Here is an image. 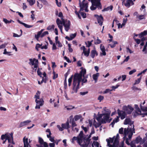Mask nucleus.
Here are the masks:
<instances>
[{
	"instance_id": "1",
	"label": "nucleus",
	"mask_w": 147,
	"mask_h": 147,
	"mask_svg": "<svg viewBox=\"0 0 147 147\" xmlns=\"http://www.w3.org/2000/svg\"><path fill=\"white\" fill-rule=\"evenodd\" d=\"M81 70L79 74H77L74 75L72 90L71 92V94L77 92L79 88V86L80 82L82 81V85L83 83H86L87 82L86 78L87 77L85 76L86 73V69L82 67L81 68Z\"/></svg>"
},
{
	"instance_id": "2",
	"label": "nucleus",
	"mask_w": 147,
	"mask_h": 147,
	"mask_svg": "<svg viewBox=\"0 0 147 147\" xmlns=\"http://www.w3.org/2000/svg\"><path fill=\"white\" fill-rule=\"evenodd\" d=\"M134 122L131 121L129 119H126L125 120L124 124L125 125H129L128 128L124 129V134L125 137L128 136L129 139H131L133 133H135Z\"/></svg>"
},
{
	"instance_id": "3",
	"label": "nucleus",
	"mask_w": 147,
	"mask_h": 147,
	"mask_svg": "<svg viewBox=\"0 0 147 147\" xmlns=\"http://www.w3.org/2000/svg\"><path fill=\"white\" fill-rule=\"evenodd\" d=\"M71 141L73 144H74V141H76L82 147L86 146L88 144L90 141L88 139H85V136L83 134L82 131L80 132L77 137H74Z\"/></svg>"
},
{
	"instance_id": "4",
	"label": "nucleus",
	"mask_w": 147,
	"mask_h": 147,
	"mask_svg": "<svg viewBox=\"0 0 147 147\" xmlns=\"http://www.w3.org/2000/svg\"><path fill=\"white\" fill-rule=\"evenodd\" d=\"M111 113L110 111L107 109L105 108H104L102 111V113L99 114V113H98L96 119L97 121H101L102 123L109 122L111 121L109 119Z\"/></svg>"
},
{
	"instance_id": "5",
	"label": "nucleus",
	"mask_w": 147,
	"mask_h": 147,
	"mask_svg": "<svg viewBox=\"0 0 147 147\" xmlns=\"http://www.w3.org/2000/svg\"><path fill=\"white\" fill-rule=\"evenodd\" d=\"M119 138V134H117L116 136H114L113 138L107 139L106 141L107 143V146L109 147H118Z\"/></svg>"
},
{
	"instance_id": "6",
	"label": "nucleus",
	"mask_w": 147,
	"mask_h": 147,
	"mask_svg": "<svg viewBox=\"0 0 147 147\" xmlns=\"http://www.w3.org/2000/svg\"><path fill=\"white\" fill-rule=\"evenodd\" d=\"M40 92L38 91L34 96L35 102L36 103V105L35 107V109H40V107L42 106L44 103V101L43 99L42 98L40 99Z\"/></svg>"
},
{
	"instance_id": "7",
	"label": "nucleus",
	"mask_w": 147,
	"mask_h": 147,
	"mask_svg": "<svg viewBox=\"0 0 147 147\" xmlns=\"http://www.w3.org/2000/svg\"><path fill=\"white\" fill-rule=\"evenodd\" d=\"M92 3V6L90 9L92 10L95 9L97 7L98 9H101L102 6L100 3V0H88Z\"/></svg>"
},
{
	"instance_id": "8",
	"label": "nucleus",
	"mask_w": 147,
	"mask_h": 147,
	"mask_svg": "<svg viewBox=\"0 0 147 147\" xmlns=\"http://www.w3.org/2000/svg\"><path fill=\"white\" fill-rule=\"evenodd\" d=\"M29 64L32 66H34L33 67H32V68L34 69L36 71L38 67V60L35 58L33 59H29Z\"/></svg>"
},
{
	"instance_id": "9",
	"label": "nucleus",
	"mask_w": 147,
	"mask_h": 147,
	"mask_svg": "<svg viewBox=\"0 0 147 147\" xmlns=\"http://www.w3.org/2000/svg\"><path fill=\"white\" fill-rule=\"evenodd\" d=\"M61 21L59 18H57L56 20V23L58 26L60 30L61 33H63V25L64 23L65 22V21L63 18H61Z\"/></svg>"
},
{
	"instance_id": "10",
	"label": "nucleus",
	"mask_w": 147,
	"mask_h": 147,
	"mask_svg": "<svg viewBox=\"0 0 147 147\" xmlns=\"http://www.w3.org/2000/svg\"><path fill=\"white\" fill-rule=\"evenodd\" d=\"M122 109L127 114H129L131 113L134 110V108L131 105H128L123 106V107Z\"/></svg>"
},
{
	"instance_id": "11",
	"label": "nucleus",
	"mask_w": 147,
	"mask_h": 147,
	"mask_svg": "<svg viewBox=\"0 0 147 147\" xmlns=\"http://www.w3.org/2000/svg\"><path fill=\"white\" fill-rule=\"evenodd\" d=\"M85 0H83L82 3H81L80 0H79L80 6V10L85 9L86 12H88V10L87 9L88 4L87 3H85L84 2Z\"/></svg>"
},
{
	"instance_id": "12",
	"label": "nucleus",
	"mask_w": 147,
	"mask_h": 147,
	"mask_svg": "<svg viewBox=\"0 0 147 147\" xmlns=\"http://www.w3.org/2000/svg\"><path fill=\"white\" fill-rule=\"evenodd\" d=\"M119 133L120 134H123L124 136H125V135L124 134V131H123V127H121L120 128L119 130ZM123 138H125V143L126 144L129 145V142H130V140L131 139H129L128 136H127V137H125V136L123 137Z\"/></svg>"
},
{
	"instance_id": "13",
	"label": "nucleus",
	"mask_w": 147,
	"mask_h": 147,
	"mask_svg": "<svg viewBox=\"0 0 147 147\" xmlns=\"http://www.w3.org/2000/svg\"><path fill=\"white\" fill-rule=\"evenodd\" d=\"M65 30L68 32L70 28V22L69 20L65 21L63 24Z\"/></svg>"
},
{
	"instance_id": "14",
	"label": "nucleus",
	"mask_w": 147,
	"mask_h": 147,
	"mask_svg": "<svg viewBox=\"0 0 147 147\" xmlns=\"http://www.w3.org/2000/svg\"><path fill=\"white\" fill-rule=\"evenodd\" d=\"M80 49L83 51L82 53H84L85 56L86 57L88 56L90 52V49L89 48L87 50L84 46H83L81 47Z\"/></svg>"
},
{
	"instance_id": "15",
	"label": "nucleus",
	"mask_w": 147,
	"mask_h": 147,
	"mask_svg": "<svg viewBox=\"0 0 147 147\" xmlns=\"http://www.w3.org/2000/svg\"><path fill=\"white\" fill-rule=\"evenodd\" d=\"M118 113L121 119H123L125 118L127 114L124 111H120L119 109L118 110Z\"/></svg>"
},
{
	"instance_id": "16",
	"label": "nucleus",
	"mask_w": 147,
	"mask_h": 147,
	"mask_svg": "<svg viewBox=\"0 0 147 147\" xmlns=\"http://www.w3.org/2000/svg\"><path fill=\"white\" fill-rule=\"evenodd\" d=\"M13 134L12 133L10 134H7V140H8V142L10 143H12L13 144H14V143L13 141Z\"/></svg>"
},
{
	"instance_id": "17",
	"label": "nucleus",
	"mask_w": 147,
	"mask_h": 147,
	"mask_svg": "<svg viewBox=\"0 0 147 147\" xmlns=\"http://www.w3.org/2000/svg\"><path fill=\"white\" fill-rule=\"evenodd\" d=\"M70 123H71L72 129H74V127L77 126V124L73 119V116L71 115L69 117Z\"/></svg>"
},
{
	"instance_id": "18",
	"label": "nucleus",
	"mask_w": 147,
	"mask_h": 147,
	"mask_svg": "<svg viewBox=\"0 0 147 147\" xmlns=\"http://www.w3.org/2000/svg\"><path fill=\"white\" fill-rule=\"evenodd\" d=\"M94 16L97 18L98 24H99L101 26L103 22V18L102 16H99L97 15H95Z\"/></svg>"
},
{
	"instance_id": "19",
	"label": "nucleus",
	"mask_w": 147,
	"mask_h": 147,
	"mask_svg": "<svg viewBox=\"0 0 147 147\" xmlns=\"http://www.w3.org/2000/svg\"><path fill=\"white\" fill-rule=\"evenodd\" d=\"M100 49L101 51V52L100 54L101 55L105 56L106 55V53L105 52V47L102 45V44H101L100 46Z\"/></svg>"
},
{
	"instance_id": "20",
	"label": "nucleus",
	"mask_w": 147,
	"mask_h": 147,
	"mask_svg": "<svg viewBox=\"0 0 147 147\" xmlns=\"http://www.w3.org/2000/svg\"><path fill=\"white\" fill-rule=\"evenodd\" d=\"M38 141L40 145H43L44 147H48L47 143L46 142H44L43 139L41 138H38Z\"/></svg>"
},
{
	"instance_id": "21",
	"label": "nucleus",
	"mask_w": 147,
	"mask_h": 147,
	"mask_svg": "<svg viewBox=\"0 0 147 147\" xmlns=\"http://www.w3.org/2000/svg\"><path fill=\"white\" fill-rule=\"evenodd\" d=\"M132 142H134L135 144L140 143V144H142L143 143V141H142V138L139 136L137 137L135 141Z\"/></svg>"
},
{
	"instance_id": "22",
	"label": "nucleus",
	"mask_w": 147,
	"mask_h": 147,
	"mask_svg": "<svg viewBox=\"0 0 147 147\" xmlns=\"http://www.w3.org/2000/svg\"><path fill=\"white\" fill-rule=\"evenodd\" d=\"M23 140L24 143V147H28L29 143H28V138L25 137L24 138Z\"/></svg>"
},
{
	"instance_id": "23",
	"label": "nucleus",
	"mask_w": 147,
	"mask_h": 147,
	"mask_svg": "<svg viewBox=\"0 0 147 147\" xmlns=\"http://www.w3.org/2000/svg\"><path fill=\"white\" fill-rule=\"evenodd\" d=\"M76 33L74 34H71L70 35V37H69L68 36H66L65 38L68 40L70 41L74 38L76 36Z\"/></svg>"
},
{
	"instance_id": "24",
	"label": "nucleus",
	"mask_w": 147,
	"mask_h": 147,
	"mask_svg": "<svg viewBox=\"0 0 147 147\" xmlns=\"http://www.w3.org/2000/svg\"><path fill=\"white\" fill-rule=\"evenodd\" d=\"M61 127H63V129H67L70 127L68 121L67 122L65 123L62 124Z\"/></svg>"
},
{
	"instance_id": "25",
	"label": "nucleus",
	"mask_w": 147,
	"mask_h": 147,
	"mask_svg": "<svg viewBox=\"0 0 147 147\" xmlns=\"http://www.w3.org/2000/svg\"><path fill=\"white\" fill-rule=\"evenodd\" d=\"M17 21L18 22H19L20 24L23 25L26 28H31L33 26L29 25H28V24H26L25 23L22 22H21L19 20H18Z\"/></svg>"
},
{
	"instance_id": "26",
	"label": "nucleus",
	"mask_w": 147,
	"mask_h": 147,
	"mask_svg": "<svg viewBox=\"0 0 147 147\" xmlns=\"http://www.w3.org/2000/svg\"><path fill=\"white\" fill-rule=\"evenodd\" d=\"M98 123H96L95 120H94L93 125L96 128L99 127L102 123L101 121H98Z\"/></svg>"
},
{
	"instance_id": "27",
	"label": "nucleus",
	"mask_w": 147,
	"mask_h": 147,
	"mask_svg": "<svg viewBox=\"0 0 147 147\" xmlns=\"http://www.w3.org/2000/svg\"><path fill=\"white\" fill-rule=\"evenodd\" d=\"M135 108L136 109V113L138 115H141L142 113L141 111L138 107V105H134Z\"/></svg>"
},
{
	"instance_id": "28",
	"label": "nucleus",
	"mask_w": 147,
	"mask_h": 147,
	"mask_svg": "<svg viewBox=\"0 0 147 147\" xmlns=\"http://www.w3.org/2000/svg\"><path fill=\"white\" fill-rule=\"evenodd\" d=\"M147 34V30H144L143 32H141L140 34H138L139 38H141L144 36H146Z\"/></svg>"
},
{
	"instance_id": "29",
	"label": "nucleus",
	"mask_w": 147,
	"mask_h": 147,
	"mask_svg": "<svg viewBox=\"0 0 147 147\" xmlns=\"http://www.w3.org/2000/svg\"><path fill=\"white\" fill-rule=\"evenodd\" d=\"M99 76V73H96V74H94L92 76V78L94 80L95 82H96L97 81V79Z\"/></svg>"
},
{
	"instance_id": "30",
	"label": "nucleus",
	"mask_w": 147,
	"mask_h": 147,
	"mask_svg": "<svg viewBox=\"0 0 147 147\" xmlns=\"http://www.w3.org/2000/svg\"><path fill=\"white\" fill-rule=\"evenodd\" d=\"M119 116H117L116 118L114 119L113 122L111 123L112 127L113 126L115 123H117L119 121Z\"/></svg>"
},
{
	"instance_id": "31",
	"label": "nucleus",
	"mask_w": 147,
	"mask_h": 147,
	"mask_svg": "<svg viewBox=\"0 0 147 147\" xmlns=\"http://www.w3.org/2000/svg\"><path fill=\"white\" fill-rule=\"evenodd\" d=\"M92 147H94L95 146V147H101L99 143L97 142L94 141L92 144Z\"/></svg>"
},
{
	"instance_id": "32",
	"label": "nucleus",
	"mask_w": 147,
	"mask_h": 147,
	"mask_svg": "<svg viewBox=\"0 0 147 147\" xmlns=\"http://www.w3.org/2000/svg\"><path fill=\"white\" fill-rule=\"evenodd\" d=\"M113 6L112 5H110L105 8L103 9L102 11H111L112 10Z\"/></svg>"
},
{
	"instance_id": "33",
	"label": "nucleus",
	"mask_w": 147,
	"mask_h": 147,
	"mask_svg": "<svg viewBox=\"0 0 147 147\" xmlns=\"http://www.w3.org/2000/svg\"><path fill=\"white\" fill-rule=\"evenodd\" d=\"M30 5L32 6L34 5L35 3V0H27Z\"/></svg>"
},
{
	"instance_id": "34",
	"label": "nucleus",
	"mask_w": 147,
	"mask_h": 147,
	"mask_svg": "<svg viewBox=\"0 0 147 147\" xmlns=\"http://www.w3.org/2000/svg\"><path fill=\"white\" fill-rule=\"evenodd\" d=\"M46 132L47 133H48V134L47 133V137L48 138L51 136V133L50 129H47L46 130Z\"/></svg>"
},
{
	"instance_id": "35",
	"label": "nucleus",
	"mask_w": 147,
	"mask_h": 147,
	"mask_svg": "<svg viewBox=\"0 0 147 147\" xmlns=\"http://www.w3.org/2000/svg\"><path fill=\"white\" fill-rule=\"evenodd\" d=\"M96 55H97V53L95 50H93L91 51V56L92 58H94Z\"/></svg>"
},
{
	"instance_id": "36",
	"label": "nucleus",
	"mask_w": 147,
	"mask_h": 147,
	"mask_svg": "<svg viewBox=\"0 0 147 147\" xmlns=\"http://www.w3.org/2000/svg\"><path fill=\"white\" fill-rule=\"evenodd\" d=\"M130 145L131 147H142L140 145H139L136 146V144H135V143L134 142H131L130 143H129V144L128 145Z\"/></svg>"
},
{
	"instance_id": "37",
	"label": "nucleus",
	"mask_w": 147,
	"mask_h": 147,
	"mask_svg": "<svg viewBox=\"0 0 147 147\" xmlns=\"http://www.w3.org/2000/svg\"><path fill=\"white\" fill-rule=\"evenodd\" d=\"M42 33L39 31L38 32L37 34H35V38L38 40L39 38L40 37Z\"/></svg>"
},
{
	"instance_id": "38",
	"label": "nucleus",
	"mask_w": 147,
	"mask_h": 147,
	"mask_svg": "<svg viewBox=\"0 0 147 147\" xmlns=\"http://www.w3.org/2000/svg\"><path fill=\"white\" fill-rule=\"evenodd\" d=\"M147 47V41L146 42L145 45L144 46V48L142 50V51L144 54L147 53V50L146 47Z\"/></svg>"
},
{
	"instance_id": "39",
	"label": "nucleus",
	"mask_w": 147,
	"mask_h": 147,
	"mask_svg": "<svg viewBox=\"0 0 147 147\" xmlns=\"http://www.w3.org/2000/svg\"><path fill=\"white\" fill-rule=\"evenodd\" d=\"M140 107L143 111H147V107H143L142 105V104H140Z\"/></svg>"
},
{
	"instance_id": "40",
	"label": "nucleus",
	"mask_w": 147,
	"mask_h": 147,
	"mask_svg": "<svg viewBox=\"0 0 147 147\" xmlns=\"http://www.w3.org/2000/svg\"><path fill=\"white\" fill-rule=\"evenodd\" d=\"M82 117L80 115H76L74 117V119L75 121H77Z\"/></svg>"
},
{
	"instance_id": "41",
	"label": "nucleus",
	"mask_w": 147,
	"mask_h": 147,
	"mask_svg": "<svg viewBox=\"0 0 147 147\" xmlns=\"http://www.w3.org/2000/svg\"><path fill=\"white\" fill-rule=\"evenodd\" d=\"M37 7L39 9H41L43 7L42 4L39 3L38 1H36Z\"/></svg>"
},
{
	"instance_id": "42",
	"label": "nucleus",
	"mask_w": 147,
	"mask_h": 147,
	"mask_svg": "<svg viewBox=\"0 0 147 147\" xmlns=\"http://www.w3.org/2000/svg\"><path fill=\"white\" fill-rule=\"evenodd\" d=\"M55 28V26L54 25H50L47 28V30H52L54 29Z\"/></svg>"
},
{
	"instance_id": "43",
	"label": "nucleus",
	"mask_w": 147,
	"mask_h": 147,
	"mask_svg": "<svg viewBox=\"0 0 147 147\" xmlns=\"http://www.w3.org/2000/svg\"><path fill=\"white\" fill-rule=\"evenodd\" d=\"M113 45L110 44L108 45V46H110L111 48H113L115 46V45L118 44L117 42L116 41H113Z\"/></svg>"
},
{
	"instance_id": "44",
	"label": "nucleus",
	"mask_w": 147,
	"mask_h": 147,
	"mask_svg": "<svg viewBox=\"0 0 147 147\" xmlns=\"http://www.w3.org/2000/svg\"><path fill=\"white\" fill-rule=\"evenodd\" d=\"M137 18L140 20L144 19L145 18V15H139L137 16Z\"/></svg>"
},
{
	"instance_id": "45",
	"label": "nucleus",
	"mask_w": 147,
	"mask_h": 147,
	"mask_svg": "<svg viewBox=\"0 0 147 147\" xmlns=\"http://www.w3.org/2000/svg\"><path fill=\"white\" fill-rule=\"evenodd\" d=\"M48 43L47 42H46V44H45V45L43 46H42V47H41V49H47L48 48Z\"/></svg>"
},
{
	"instance_id": "46",
	"label": "nucleus",
	"mask_w": 147,
	"mask_h": 147,
	"mask_svg": "<svg viewBox=\"0 0 147 147\" xmlns=\"http://www.w3.org/2000/svg\"><path fill=\"white\" fill-rule=\"evenodd\" d=\"M42 44H41V45L39 44H37L36 45L35 49L37 51H38V49L39 48H40L41 49V47H42Z\"/></svg>"
},
{
	"instance_id": "47",
	"label": "nucleus",
	"mask_w": 147,
	"mask_h": 147,
	"mask_svg": "<svg viewBox=\"0 0 147 147\" xmlns=\"http://www.w3.org/2000/svg\"><path fill=\"white\" fill-rule=\"evenodd\" d=\"M65 108H66L67 110H70L75 108V107L73 106L70 105L68 106H66L65 107Z\"/></svg>"
},
{
	"instance_id": "48",
	"label": "nucleus",
	"mask_w": 147,
	"mask_h": 147,
	"mask_svg": "<svg viewBox=\"0 0 147 147\" xmlns=\"http://www.w3.org/2000/svg\"><path fill=\"white\" fill-rule=\"evenodd\" d=\"M7 134H6L4 135H2L1 136V139L2 140H4V139H6L7 138Z\"/></svg>"
},
{
	"instance_id": "49",
	"label": "nucleus",
	"mask_w": 147,
	"mask_h": 147,
	"mask_svg": "<svg viewBox=\"0 0 147 147\" xmlns=\"http://www.w3.org/2000/svg\"><path fill=\"white\" fill-rule=\"evenodd\" d=\"M39 1H41L44 5H48V2L46 0H38Z\"/></svg>"
},
{
	"instance_id": "50",
	"label": "nucleus",
	"mask_w": 147,
	"mask_h": 147,
	"mask_svg": "<svg viewBox=\"0 0 147 147\" xmlns=\"http://www.w3.org/2000/svg\"><path fill=\"white\" fill-rule=\"evenodd\" d=\"M11 53V52H7L6 51V49H5L4 50V52L3 53V54H4L5 55H11L10 54V53Z\"/></svg>"
},
{
	"instance_id": "51",
	"label": "nucleus",
	"mask_w": 147,
	"mask_h": 147,
	"mask_svg": "<svg viewBox=\"0 0 147 147\" xmlns=\"http://www.w3.org/2000/svg\"><path fill=\"white\" fill-rule=\"evenodd\" d=\"M127 18L123 19V23L122 24V26H121V27H123V26H124L125 25L127 21Z\"/></svg>"
},
{
	"instance_id": "52",
	"label": "nucleus",
	"mask_w": 147,
	"mask_h": 147,
	"mask_svg": "<svg viewBox=\"0 0 147 147\" xmlns=\"http://www.w3.org/2000/svg\"><path fill=\"white\" fill-rule=\"evenodd\" d=\"M48 34L49 32L48 31H45L43 33H42V34L40 36V37L42 38L45 36L46 35Z\"/></svg>"
},
{
	"instance_id": "53",
	"label": "nucleus",
	"mask_w": 147,
	"mask_h": 147,
	"mask_svg": "<svg viewBox=\"0 0 147 147\" xmlns=\"http://www.w3.org/2000/svg\"><path fill=\"white\" fill-rule=\"evenodd\" d=\"M83 10H85V9H83ZM83 10H82V11ZM82 11V10H80V13L81 14V16H82V17L84 18H86V13H83V12H81L80 11Z\"/></svg>"
},
{
	"instance_id": "54",
	"label": "nucleus",
	"mask_w": 147,
	"mask_h": 147,
	"mask_svg": "<svg viewBox=\"0 0 147 147\" xmlns=\"http://www.w3.org/2000/svg\"><path fill=\"white\" fill-rule=\"evenodd\" d=\"M26 124H25V123L24 121H23L21 122L19 125V127H21L23 126H24L25 125H26Z\"/></svg>"
},
{
	"instance_id": "55",
	"label": "nucleus",
	"mask_w": 147,
	"mask_h": 147,
	"mask_svg": "<svg viewBox=\"0 0 147 147\" xmlns=\"http://www.w3.org/2000/svg\"><path fill=\"white\" fill-rule=\"evenodd\" d=\"M101 42V41L98 38L95 41V44H98Z\"/></svg>"
},
{
	"instance_id": "56",
	"label": "nucleus",
	"mask_w": 147,
	"mask_h": 147,
	"mask_svg": "<svg viewBox=\"0 0 147 147\" xmlns=\"http://www.w3.org/2000/svg\"><path fill=\"white\" fill-rule=\"evenodd\" d=\"M94 133H95L94 130L93 128H92L91 130V133H90V135H89V136L88 137V139L90 138L91 137V135L92 134H94Z\"/></svg>"
},
{
	"instance_id": "57",
	"label": "nucleus",
	"mask_w": 147,
	"mask_h": 147,
	"mask_svg": "<svg viewBox=\"0 0 147 147\" xmlns=\"http://www.w3.org/2000/svg\"><path fill=\"white\" fill-rule=\"evenodd\" d=\"M141 80V78H138L136 80L134 84H138L140 82Z\"/></svg>"
},
{
	"instance_id": "58",
	"label": "nucleus",
	"mask_w": 147,
	"mask_h": 147,
	"mask_svg": "<svg viewBox=\"0 0 147 147\" xmlns=\"http://www.w3.org/2000/svg\"><path fill=\"white\" fill-rule=\"evenodd\" d=\"M136 69H134L130 71L129 72V74L130 75H131L136 71Z\"/></svg>"
},
{
	"instance_id": "59",
	"label": "nucleus",
	"mask_w": 147,
	"mask_h": 147,
	"mask_svg": "<svg viewBox=\"0 0 147 147\" xmlns=\"http://www.w3.org/2000/svg\"><path fill=\"white\" fill-rule=\"evenodd\" d=\"M72 80V77H71L68 79V82H69L68 85L69 86H70L71 85Z\"/></svg>"
},
{
	"instance_id": "60",
	"label": "nucleus",
	"mask_w": 147,
	"mask_h": 147,
	"mask_svg": "<svg viewBox=\"0 0 147 147\" xmlns=\"http://www.w3.org/2000/svg\"><path fill=\"white\" fill-rule=\"evenodd\" d=\"M64 88L65 89H66L67 87V80H66V78H65L64 81Z\"/></svg>"
},
{
	"instance_id": "61",
	"label": "nucleus",
	"mask_w": 147,
	"mask_h": 147,
	"mask_svg": "<svg viewBox=\"0 0 147 147\" xmlns=\"http://www.w3.org/2000/svg\"><path fill=\"white\" fill-rule=\"evenodd\" d=\"M23 9L24 10L27 8V6L25 3H23Z\"/></svg>"
},
{
	"instance_id": "62",
	"label": "nucleus",
	"mask_w": 147,
	"mask_h": 147,
	"mask_svg": "<svg viewBox=\"0 0 147 147\" xmlns=\"http://www.w3.org/2000/svg\"><path fill=\"white\" fill-rule=\"evenodd\" d=\"M104 98V96H99L98 98V100L100 102L101 100H102Z\"/></svg>"
},
{
	"instance_id": "63",
	"label": "nucleus",
	"mask_w": 147,
	"mask_h": 147,
	"mask_svg": "<svg viewBox=\"0 0 147 147\" xmlns=\"http://www.w3.org/2000/svg\"><path fill=\"white\" fill-rule=\"evenodd\" d=\"M56 44L58 45V46L59 47H61L62 46V44L59 41L56 42Z\"/></svg>"
},
{
	"instance_id": "64",
	"label": "nucleus",
	"mask_w": 147,
	"mask_h": 147,
	"mask_svg": "<svg viewBox=\"0 0 147 147\" xmlns=\"http://www.w3.org/2000/svg\"><path fill=\"white\" fill-rule=\"evenodd\" d=\"M119 147H125L124 145L123 141L121 142L119 144Z\"/></svg>"
}]
</instances>
